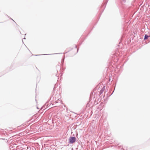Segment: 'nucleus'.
Wrapping results in <instances>:
<instances>
[{
    "label": "nucleus",
    "mask_w": 150,
    "mask_h": 150,
    "mask_svg": "<svg viewBox=\"0 0 150 150\" xmlns=\"http://www.w3.org/2000/svg\"><path fill=\"white\" fill-rule=\"evenodd\" d=\"M69 143L70 144H73L76 141V139L75 137H71L69 138Z\"/></svg>",
    "instance_id": "1"
},
{
    "label": "nucleus",
    "mask_w": 150,
    "mask_h": 150,
    "mask_svg": "<svg viewBox=\"0 0 150 150\" xmlns=\"http://www.w3.org/2000/svg\"><path fill=\"white\" fill-rule=\"evenodd\" d=\"M148 37V35H145L144 36V39L146 40V39H147Z\"/></svg>",
    "instance_id": "2"
}]
</instances>
